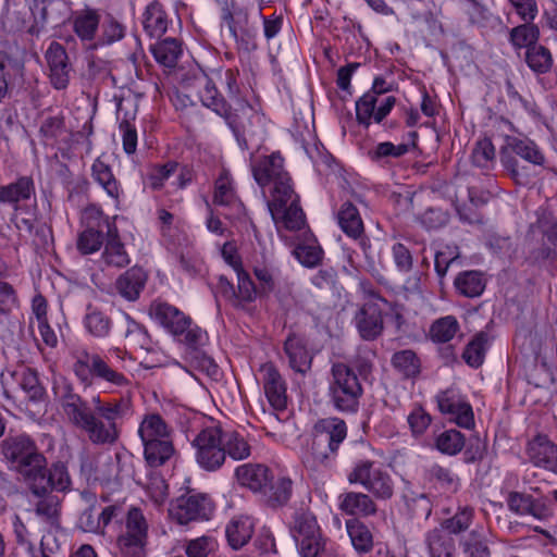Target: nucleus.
Masks as SVG:
<instances>
[{
	"label": "nucleus",
	"mask_w": 557,
	"mask_h": 557,
	"mask_svg": "<svg viewBox=\"0 0 557 557\" xmlns=\"http://www.w3.org/2000/svg\"><path fill=\"white\" fill-rule=\"evenodd\" d=\"M95 408L88 406L79 395L66 393L61 398L62 410L71 424L83 431L96 445H111L120 436L119 421L129 413V401L125 398L102 401L94 398Z\"/></svg>",
	"instance_id": "1"
},
{
	"label": "nucleus",
	"mask_w": 557,
	"mask_h": 557,
	"mask_svg": "<svg viewBox=\"0 0 557 557\" xmlns=\"http://www.w3.org/2000/svg\"><path fill=\"white\" fill-rule=\"evenodd\" d=\"M73 371L82 383L90 385L97 379L117 388L129 385V380L124 374L127 352L122 348L111 347L104 356L79 348L73 352Z\"/></svg>",
	"instance_id": "2"
},
{
	"label": "nucleus",
	"mask_w": 557,
	"mask_h": 557,
	"mask_svg": "<svg viewBox=\"0 0 557 557\" xmlns=\"http://www.w3.org/2000/svg\"><path fill=\"white\" fill-rule=\"evenodd\" d=\"M138 435L144 445L145 459L150 467H160L174 456V430L160 414H146L139 424Z\"/></svg>",
	"instance_id": "3"
},
{
	"label": "nucleus",
	"mask_w": 557,
	"mask_h": 557,
	"mask_svg": "<svg viewBox=\"0 0 557 557\" xmlns=\"http://www.w3.org/2000/svg\"><path fill=\"white\" fill-rule=\"evenodd\" d=\"M314 430L307 462L329 465L335 460L341 444L347 437V425L344 420L332 417L319 421Z\"/></svg>",
	"instance_id": "4"
},
{
	"label": "nucleus",
	"mask_w": 557,
	"mask_h": 557,
	"mask_svg": "<svg viewBox=\"0 0 557 557\" xmlns=\"http://www.w3.org/2000/svg\"><path fill=\"white\" fill-rule=\"evenodd\" d=\"M327 392L331 403L338 411L358 410L362 386L355 371L347 364L338 362L332 366Z\"/></svg>",
	"instance_id": "5"
},
{
	"label": "nucleus",
	"mask_w": 557,
	"mask_h": 557,
	"mask_svg": "<svg viewBox=\"0 0 557 557\" xmlns=\"http://www.w3.org/2000/svg\"><path fill=\"white\" fill-rule=\"evenodd\" d=\"M350 484H359L376 499H391L395 492V482L387 468L373 460L356 461L347 474Z\"/></svg>",
	"instance_id": "6"
},
{
	"label": "nucleus",
	"mask_w": 557,
	"mask_h": 557,
	"mask_svg": "<svg viewBox=\"0 0 557 557\" xmlns=\"http://www.w3.org/2000/svg\"><path fill=\"white\" fill-rule=\"evenodd\" d=\"M392 89L383 77H375L372 87L356 101V117L359 124L368 127L381 123L393 110L396 98L386 95Z\"/></svg>",
	"instance_id": "7"
},
{
	"label": "nucleus",
	"mask_w": 557,
	"mask_h": 557,
	"mask_svg": "<svg viewBox=\"0 0 557 557\" xmlns=\"http://www.w3.org/2000/svg\"><path fill=\"white\" fill-rule=\"evenodd\" d=\"M2 453L11 468L20 473L27 483L35 471L47 466V460L27 435L7 438L2 443Z\"/></svg>",
	"instance_id": "8"
},
{
	"label": "nucleus",
	"mask_w": 557,
	"mask_h": 557,
	"mask_svg": "<svg viewBox=\"0 0 557 557\" xmlns=\"http://www.w3.org/2000/svg\"><path fill=\"white\" fill-rule=\"evenodd\" d=\"M290 533L301 557H322L323 543L315 517L307 510H297L290 522Z\"/></svg>",
	"instance_id": "9"
},
{
	"label": "nucleus",
	"mask_w": 557,
	"mask_h": 557,
	"mask_svg": "<svg viewBox=\"0 0 557 557\" xmlns=\"http://www.w3.org/2000/svg\"><path fill=\"white\" fill-rule=\"evenodd\" d=\"M513 154L534 165L543 166L545 164V156L533 140L506 136L500 149V162L517 182H520L519 162Z\"/></svg>",
	"instance_id": "10"
},
{
	"label": "nucleus",
	"mask_w": 557,
	"mask_h": 557,
	"mask_svg": "<svg viewBox=\"0 0 557 557\" xmlns=\"http://www.w3.org/2000/svg\"><path fill=\"white\" fill-rule=\"evenodd\" d=\"M195 458L206 471H216L224 465L222 428L211 425L202 429L194 438Z\"/></svg>",
	"instance_id": "11"
},
{
	"label": "nucleus",
	"mask_w": 557,
	"mask_h": 557,
	"mask_svg": "<svg viewBox=\"0 0 557 557\" xmlns=\"http://www.w3.org/2000/svg\"><path fill=\"white\" fill-rule=\"evenodd\" d=\"M267 207L274 221L277 231L282 228L288 231L301 230L306 224V218L298 203V196L293 187L287 195L272 194L271 200L267 201Z\"/></svg>",
	"instance_id": "12"
},
{
	"label": "nucleus",
	"mask_w": 557,
	"mask_h": 557,
	"mask_svg": "<svg viewBox=\"0 0 557 557\" xmlns=\"http://www.w3.org/2000/svg\"><path fill=\"white\" fill-rule=\"evenodd\" d=\"M435 400L438 411L463 429L474 426V413L468 397L456 386L440 391Z\"/></svg>",
	"instance_id": "13"
},
{
	"label": "nucleus",
	"mask_w": 557,
	"mask_h": 557,
	"mask_svg": "<svg viewBox=\"0 0 557 557\" xmlns=\"http://www.w3.org/2000/svg\"><path fill=\"white\" fill-rule=\"evenodd\" d=\"M213 512L210 499L202 494H186L170 504L169 517L178 524L208 520Z\"/></svg>",
	"instance_id": "14"
},
{
	"label": "nucleus",
	"mask_w": 557,
	"mask_h": 557,
	"mask_svg": "<svg viewBox=\"0 0 557 557\" xmlns=\"http://www.w3.org/2000/svg\"><path fill=\"white\" fill-rule=\"evenodd\" d=\"M252 175L260 187L274 184L272 194L287 195L289 193L290 177L284 171L283 159L278 154L263 157L252 166Z\"/></svg>",
	"instance_id": "15"
},
{
	"label": "nucleus",
	"mask_w": 557,
	"mask_h": 557,
	"mask_svg": "<svg viewBox=\"0 0 557 557\" xmlns=\"http://www.w3.org/2000/svg\"><path fill=\"white\" fill-rule=\"evenodd\" d=\"M27 485L34 495L42 496L52 490L67 491L71 486V479L65 465L57 462L52 465L48 473L46 466L35 471Z\"/></svg>",
	"instance_id": "16"
},
{
	"label": "nucleus",
	"mask_w": 557,
	"mask_h": 557,
	"mask_svg": "<svg viewBox=\"0 0 557 557\" xmlns=\"http://www.w3.org/2000/svg\"><path fill=\"white\" fill-rule=\"evenodd\" d=\"M259 381L264 395L274 410L287 407V385L277 368L272 362H265L258 370Z\"/></svg>",
	"instance_id": "17"
},
{
	"label": "nucleus",
	"mask_w": 557,
	"mask_h": 557,
	"mask_svg": "<svg viewBox=\"0 0 557 557\" xmlns=\"http://www.w3.org/2000/svg\"><path fill=\"white\" fill-rule=\"evenodd\" d=\"M384 299L374 296L362 306L356 315V326L360 336L366 341L376 338L383 330L382 306Z\"/></svg>",
	"instance_id": "18"
},
{
	"label": "nucleus",
	"mask_w": 557,
	"mask_h": 557,
	"mask_svg": "<svg viewBox=\"0 0 557 557\" xmlns=\"http://www.w3.org/2000/svg\"><path fill=\"white\" fill-rule=\"evenodd\" d=\"M213 201L227 208V215L231 218H240L245 213V207L237 196L234 180L227 170L223 169L215 180Z\"/></svg>",
	"instance_id": "19"
},
{
	"label": "nucleus",
	"mask_w": 557,
	"mask_h": 557,
	"mask_svg": "<svg viewBox=\"0 0 557 557\" xmlns=\"http://www.w3.org/2000/svg\"><path fill=\"white\" fill-rule=\"evenodd\" d=\"M529 461L537 467L557 474V445L546 435H536L525 447Z\"/></svg>",
	"instance_id": "20"
},
{
	"label": "nucleus",
	"mask_w": 557,
	"mask_h": 557,
	"mask_svg": "<svg viewBox=\"0 0 557 557\" xmlns=\"http://www.w3.org/2000/svg\"><path fill=\"white\" fill-rule=\"evenodd\" d=\"M237 275V292L228 280L221 276L219 280V293L234 306H245L252 302L258 294L255 283L249 274L244 270L235 272Z\"/></svg>",
	"instance_id": "21"
},
{
	"label": "nucleus",
	"mask_w": 557,
	"mask_h": 557,
	"mask_svg": "<svg viewBox=\"0 0 557 557\" xmlns=\"http://www.w3.org/2000/svg\"><path fill=\"white\" fill-rule=\"evenodd\" d=\"M51 84L55 89H64L70 82L71 66L69 64L67 53L64 47L52 41L45 54Z\"/></svg>",
	"instance_id": "22"
},
{
	"label": "nucleus",
	"mask_w": 557,
	"mask_h": 557,
	"mask_svg": "<svg viewBox=\"0 0 557 557\" xmlns=\"http://www.w3.org/2000/svg\"><path fill=\"white\" fill-rule=\"evenodd\" d=\"M195 87L201 103L220 116L225 117L228 124L232 125L231 109L219 92L213 79L206 74L199 75L195 78Z\"/></svg>",
	"instance_id": "23"
},
{
	"label": "nucleus",
	"mask_w": 557,
	"mask_h": 557,
	"mask_svg": "<svg viewBox=\"0 0 557 557\" xmlns=\"http://www.w3.org/2000/svg\"><path fill=\"white\" fill-rule=\"evenodd\" d=\"M235 476L242 486L253 492L264 491L271 481L269 469L263 465L245 463L235 469Z\"/></svg>",
	"instance_id": "24"
},
{
	"label": "nucleus",
	"mask_w": 557,
	"mask_h": 557,
	"mask_svg": "<svg viewBox=\"0 0 557 557\" xmlns=\"http://www.w3.org/2000/svg\"><path fill=\"white\" fill-rule=\"evenodd\" d=\"M148 274L139 267H133L124 272L115 282L117 293L126 300H136L144 289Z\"/></svg>",
	"instance_id": "25"
},
{
	"label": "nucleus",
	"mask_w": 557,
	"mask_h": 557,
	"mask_svg": "<svg viewBox=\"0 0 557 557\" xmlns=\"http://www.w3.org/2000/svg\"><path fill=\"white\" fill-rule=\"evenodd\" d=\"M509 509L520 516H532L539 520L549 516V509L544 503L535 500L531 495L518 492L509 493L507 497Z\"/></svg>",
	"instance_id": "26"
},
{
	"label": "nucleus",
	"mask_w": 557,
	"mask_h": 557,
	"mask_svg": "<svg viewBox=\"0 0 557 557\" xmlns=\"http://www.w3.org/2000/svg\"><path fill=\"white\" fill-rule=\"evenodd\" d=\"M338 508L349 516L367 517L375 513L376 505L370 495L361 492H346L338 496Z\"/></svg>",
	"instance_id": "27"
},
{
	"label": "nucleus",
	"mask_w": 557,
	"mask_h": 557,
	"mask_svg": "<svg viewBox=\"0 0 557 557\" xmlns=\"http://www.w3.org/2000/svg\"><path fill=\"white\" fill-rule=\"evenodd\" d=\"M91 176L94 181L101 186L106 194L114 200H117L122 194L121 185L115 178L107 156H99L91 165Z\"/></svg>",
	"instance_id": "28"
},
{
	"label": "nucleus",
	"mask_w": 557,
	"mask_h": 557,
	"mask_svg": "<svg viewBox=\"0 0 557 557\" xmlns=\"http://www.w3.org/2000/svg\"><path fill=\"white\" fill-rule=\"evenodd\" d=\"M409 137L412 143L410 144H398L395 145L392 141H382L373 146L368 151L369 159L379 164L387 163L391 159H397L408 153L412 148L416 147L418 138L417 132L409 133Z\"/></svg>",
	"instance_id": "29"
},
{
	"label": "nucleus",
	"mask_w": 557,
	"mask_h": 557,
	"mask_svg": "<svg viewBox=\"0 0 557 557\" xmlns=\"http://www.w3.org/2000/svg\"><path fill=\"white\" fill-rule=\"evenodd\" d=\"M35 195V184L32 177L22 176L15 182L0 187V202L13 206L17 211L20 201L28 200Z\"/></svg>",
	"instance_id": "30"
},
{
	"label": "nucleus",
	"mask_w": 557,
	"mask_h": 557,
	"mask_svg": "<svg viewBox=\"0 0 557 557\" xmlns=\"http://www.w3.org/2000/svg\"><path fill=\"white\" fill-rule=\"evenodd\" d=\"M255 530L253 519L249 516L234 517L226 525L225 534L230 546L239 549L246 545Z\"/></svg>",
	"instance_id": "31"
},
{
	"label": "nucleus",
	"mask_w": 557,
	"mask_h": 557,
	"mask_svg": "<svg viewBox=\"0 0 557 557\" xmlns=\"http://www.w3.org/2000/svg\"><path fill=\"white\" fill-rule=\"evenodd\" d=\"M424 542L429 557H457L455 540L442 529L428 531Z\"/></svg>",
	"instance_id": "32"
},
{
	"label": "nucleus",
	"mask_w": 557,
	"mask_h": 557,
	"mask_svg": "<svg viewBox=\"0 0 557 557\" xmlns=\"http://www.w3.org/2000/svg\"><path fill=\"white\" fill-rule=\"evenodd\" d=\"M222 442L224 450V461L226 457L235 461L244 460L251 455V445L247 437L233 430L222 429Z\"/></svg>",
	"instance_id": "33"
},
{
	"label": "nucleus",
	"mask_w": 557,
	"mask_h": 557,
	"mask_svg": "<svg viewBox=\"0 0 557 557\" xmlns=\"http://www.w3.org/2000/svg\"><path fill=\"white\" fill-rule=\"evenodd\" d=\"M100 26V15L96 10L78 11L73 16V30L82 41H92Z\"/></svg>",
	"instance_id": "34"
},
{
	"label": "nucleus",
	"mask_w": 557,
	"mask_h": 557,
	"mask_svg": "<svg viewBox=\"0 0 557 557\" xmlns=\"http://www.w3.org/2000/svg\"><path fill=\"white\" fill-rule=\"evenodd\" d=\"M171 23L165 10L159 2L150 3L144 13V28L150 37L163 36Z\"/></svg>",
	"instance_id": "35"
},
{
	"label": "nucleus",
	"mask_w": 557,
	"mask_h": 557,
	"mask_svg": "<svg viewBox=\"0 0 557 557\" xmlns=\"http://www.w3.org/2000/svg\"><path fill=\"white\" fill-rule=\"evenodd\" d=\"M83 323L85 330L96 338L109 336L112 327L111 319L104 312L91 306L87 307Z\"/></svg>",
	"instance_id": "36"
},
{
	"label": "nucleus",
	"mask_w": 557,
	"mask_h": 557,
	"mask_svg": "<svg viewBox=\"0 0 557 557\" xmlns=\"http://www.w3.org/2000/svg\"><path fill=\"white\" fill-rule=\"evenodd\" d=\"M151 52L159 64L172 69L176 66L182 55V47L176 39L166 38L154 44Z\"/></svg>",
	"instance_id": "37"
},
{
	"label": "nucleus",
	"mask_w": 557,
	"mask_h": 557,
	"mask_svg": "<svg viewBox=\"0 0 557 557\" xmlns=\"http://www.w3.org/2000/svg\"><path fill=\"white\" fill-rule=\"evenodd\" d=\"M154 313L157 318L175 334H183L189 325V318L169 304L157 305L154 307Z\"/></svg>",
	"instance_id": "38"
},
{
	"label": "nucleus",
	"mask_w": 557,
	"mask_h": 557,
	"mask_svg": "<svg viewBox=\"0 0 557 557\" xmlns=\"http://www.w3.org/2000/svg\"><path fill=\"white\" fill-rule=\"evenodd\" d=\"M337 221L339 227L348 237H358L364 231L359 211L350 202H345L342 206L337 214Z\"/></svg>",
	"instance_id": "39"
},
{
	"label": "nucleus",
	"mask_w": 557,
	"mask_h": 557,
	"mask_svg": "<svg viewBox=\"0 0 557 557\" xmlns=\"http://www.w3.org/2000/svg\"><path fill=\"white\" fill-rule=\"evenodd\" d=\"M428 481L445 493H455L459 488L458 476L449 469L433 465L426 470Z\"/></svg>",
	"instance_id": "40"
},
{
	"label": "nucleus",
	"mask_w": 557,
	"mask_h": 557,
	"mask_svg": "<svg viewBox=\"0 0 557 557\" xmlns=\"http://www.w3.org/2000/svg\"><path fill=\"white\" fill-rule=\"evenodd\" d=\"M12 527L16 543L26 548L32 557H51L47 550L45 537L41 539L40 548L36 549L29 539V532L18 515L12 518Z\"/></svg>",
	"instance_id": "41"
},
{
	"label": "nucleus",
	"mask_w": 557,
	"mask_h": 557,
	"mask_svg": "<svg viewBox=\"0 0 557 557\" xmlns=\"http://www.w3.org/2000/svg\"><path fill=\"white\" fill-rule=\"evenodd\" d=\"M284 350L293 370L305 373L310 368V358L299 338L289 336L285 342Z\"/></svg>",
	"instance_id": "42"
},
{
	"label": "nucleus",
	"mask_w": 557,
	"mask_h": 557,
	"mask_svg": "<svg viewBox=\"0 0 557 557\" xmlns=\"http://www.w3.org/2000/svg\"><path fill=\"white\" fill-rule=\"evenodd\" d=\"M457 290L466 297L480 296L485 288V280L479 271H465L455 278Z\"/></svg>",
	"instance_id": "43"
},
{
	"label": "nucleus",
	"mask_w": 557,
	"mask_h": 557,
	"mask_svg": "<svg viewBox=\"0 0 557 557\" xmlns=\"http://www.w3.org/2000/svg\"><path fill=\"white\" fill-rule=\"evenodd\" d=\"M147 544V539L119 534L115 541V554L117 557H146Z\"/></svg>",
	"instance_id": "44"
},
{
	"label": "nucleus",
	"mask_w": 557,
	"mask_h": 557,
	"mask_svg": "<svg viewBox=\"0 0 557 557\" xmlns=\"http://www.w3.org/2000/svg\"><path fill=\"white\" fill-rule=\"evenodd\" d=\"M465 442L466 438L461 432L450 429L436 435L434 445L440 453L448 456H455L462 450Z\"/></svg>",
	"instance_id": "45"
},
{
	"label": "nucleus",
	"mask_w": 557,
	"mask_h": 557,
	"mask_svg": "<svg viewBox=\"0 0 557 557\" xmlns=\"http://www.w3.org/2000/svg\"><path fill=\"white\" fill-rule=\"evenodd\" d=\"M432 423V417L420 404H413L407 414V424L413 438L422 437Z\"/></svg>",
	"instance_id": "46"
},
{
	"label": "nucleus",
	"mask_w": 557,
	"mask_h": 557,
	"mask_svg": "<svg viewBox=\"0 0 557 557\" xmlns=\"http://www.w3.org/2000/svg\"><path fill=\"white\" fill-rule=\"evenodd\" d=\"M148 522L141 509L131 507L126 513L124 528L120 532L122 535H133L148 540Z\"/></svg>",
	"instance_id": "47"
},
{
	"label": "nucleus",
	"mask_w": 557,
	"mask_h": 557,
	"mask_svg": "<svg viewBox=\"0 0 557 557\" xmlns=\"http://www.w3.org/2000/svg\"><path fill=\"white\" fill-rule=\"evenodd\" d=\"M473 517V508L468 506L460 507L453 517L445 519L437 529H442L447 534H458L470 527Z\"/></svg>",
	"instance_id": "48"
},
{
	"label": "nucleus",
	"mask_w": 557,
	"mask_h": 557,
	"mask_svg": "<svg viewBox=\"0 0 557 557\" xmlns=\"http://www.w3.org/2000/svg\"><path fill=\"white\" fill-rule=\"evenodd\" d=\"M392 364L405 377H414L420 373V360L410 349L395 352Z\"/></svg>",
	"instance_id": "49"
},
{
	"label": "nucleus",
	"mask_w": 557,
	"mask_h": 557,
	"mask_svg": "<svg viewBox=\"0 0 557 557\" xmlns=\"http://www.w3.org/2000/svg\"><path fill=\"white\" fill-rule=\"evenodd\" d=\"M525 61L529 67L539 74L547 73L553 64L549 50L541 45H533L527 49Z\"/></svg>",
	"instance_id": "50"
},
{
	"label": "nucleus",
	"mask_w": 557,
	"mask_h": 557,
	"mask_svg": "<svg viewBox=\"0 0 557 557\" xmlns=\"http://www.w3.org/2000/svg\"><path fill=\"white\" fill-rule=\"evenodd\" d=\"M101 259L106 265L114 268H124L131 262L124 245L116 238L107 242Z\"/></svg>",
	"instance_id": "51"
},
{
	"label": "nucleus",
	"mask_w": 557,
	"mask_h": 557,
	"mask_svg": "<svg viewBox=\"0 0 557 557\" xmlns=\"http://www.w3.org/2000/svg\"><path fill=\"white\" fill-rule=\"evenodd\" d=\"M348 535L356 550L366 553L370 550L373 544L372 534L369 529L358 520L346 522Z\"/></svg>",
	"instance_id": "52"
},
{
	"label": "nucleus",
	"mask_w": 557,
	"mask_h": 557,
	"mask_svg": "<svg viewBox=\"0 0 557 557\" xmlns=\"http://www.w3.org/2000/svg\"><path fill=\"white\" fill-rule=\"evenodd\" d=\"M487 347L488 336L485 333H479L467 345L463 351L465 361L473 368L480 367L483 363Z\"/></svg>",
	"instance_id": "53"
},
{
	"label": "nucleus",
	"mask_w": 557,
	"mask_h": 557,
	"mask_svg": "<svg viewBox=\"0 0 557 557\" xmlns=\"http://www.w3.org/2000/svg\"><path fill=\"white\" fill-rule=\"evenodd\" d=\"M459 329L458 321L453 315L436 320L430 330L431 338L436 343H447L454 338Z\"/></svg>",
	"instance_id": "54"
},
{
	"label": "nucleus",
	"mask_w": 557,
	"mask_h": 557,
	"mask_svg": "<svg viewBox=\"0 0 557 557\" xmlns=\"http://www.w3.org/2000/svg\"><path fill=\"white\" fill-rule=\"evenodd\" d=\"M540 36V30L536 25L524 22V24L513 27L510 32V42L516 48L527 49L535 45Z\"/></svg>",
	"instance_id": "55"
},
{
	"label": "nucleus",
	"mask_w": 557,
	"mask_h": 557,
	"mask_svg": "<svg viewBox=\"0 0 557 557\" xmlns=\"http://www.w3.org/2000/svg\"><path fill=\"white\" fill-rule=\"evenodd\" d=\"M218 541L211 535L187 540L184 546L187 557H209L218 549Z\"/></svg>",
	"instance_id": "56"
},
{
	"label": "nucleus",
	"mask_w": 557,
	"mask_h": 557,
	"mask_svg": "<svg viewBox=\"0 0 557 557\" xmlns=\"http://www.w3.org/2000/svg\"><path fill=\"white\" fill-rule=\"evenodd\" d=\"M101 33L97 37V45L106 46L121 40L125 36V27L112 16H107L100 23Z\"/></svg>",
	"instance_id": "57"
},
{
	"label": "nucleus",
	"mask_w": 557,
	"mask_h": 557,
	"mask_svg": "<svg viewBox=\"0 0 557 557\" xmlns=\"http://www.w3.org/2000/svg\"><path fill=\"white\" fill-rule=\"evenodd\" d=\"M147 498L156 506L162 507L169 496V486L165 480L158 474H151L145 487Z\"/></svg>",
	"instance_id": "58"
},
{
	"label": "nucleus",
	"mask_w": 557,
	"mask_h": 557,
	"mask_svg": "<svg viewBox=\"0 0 557 557\" xmlns=\"http://www.w3.org/2000/svg\"><path fill=\"white\" fill-rule=\"evenodd\" d=\"M103 230L86 227L77 238V249L83 255H91L98 251L103 244Z\"/></svg>",
	"instance_id": "59"
},
{
	"label": "nucleus",
	"mask_w": 557,
	"mask_h": 557,
	"mask_svg": "<svg viewBox=\"0 0 557 557\" xmlns=\"http://www.w3.org/2000/svg\"><path fill=\"white\" fill-rule=\"evenodd\" d=\"M460 546L466 557H490L487 544L478 530L471 531Z\"/></svg>",
	"instance_id": "60"
},
{
	"label": "nucleus",
	"mask_w": 557,
	"mask_h": 557,
	"mask_svg": "<svg viewBox=\"0 0 557 557\" xmlns=\"http://www.w3.org/2000/svg\"><path fill=\"white\" fill-rule=\"evenodd\" d=\"M224 84L226 86L228 97L235 106V110L242 112L252 110V107L246 97L240 95V89L237 85L235 73L232 70H227L224 73Z\"/></svg>",
	"instance_id": "61"
},
{
	"label": "nucleus",
	"mask_w": 557,
	"mask_h": 557,
	"mask_svg": "<svg viewBox=\"0 0 557 557\" xmlns=\"http://www.w3.org/2000/svg\"><path fill=\"white\" fill-rule=\"evenodd\" d=\"M294 255L302 265L313 268L322 260L323 250L314 243L305 244L298 245L294 250Z\"/></svg>",
	"instance_id": "62"
},
{
	"label": "nucleus",
	"mask_w": 557,
	"mask_h": 557,
	"mask_svg": "<svg viewBox=\"0 0 557 557\" xmlns=\"http://www.w3.org/2000/svg\"><path fill=\"white\" fill-rule=\"evenodd\" d=\"M473 163L480 168H488L495 160V147L490 138L479 140L472 152Z\"/></svg>",
	"instance_id": "63"
},
{
	"label": "nucleus",
	"mask_w": 557,
	"mask_h": 557,
	"mask_svg": "<svg viewBox=\"0 0 557 557\" xmlns=\"http://www.w3.org/2000/svg\"><path fill=\"white\" fill-rule=\"evenodd\" d=\"M36 505V513L42 519L53 524L59 515L60 500L57 496L45 494Z\"/></svg>",
	"instance_id": "64"
}]
</instances>
